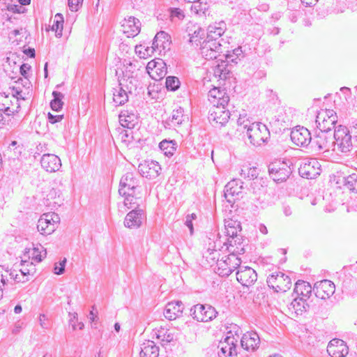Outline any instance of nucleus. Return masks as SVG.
Instances as JSON below:
<instances>
[{
  "instance_id": "nucleus-1",
  "label": "nucleus",
  "mask_w": 357,
  "mask_h": 357,
  "mask_svg": "<svg viewBox=\"0 0 357 357\" xmlns=\"http://www.w3.org/2000/svg\"><path fill=\"white\" fill-rule=\"evenodd\" d=\"M225 23L220 22L208 27L206 38L201 43L200 54L206 60L216 59L222 52V45L220 38L225 31Z\"/></svg>"
},
{
  "instance_id": "nucleus-2",
  "label": "nucleus",
  "mask_w": 357,
  "mask_h": 357,
  "mask_svg": "<svg viewBox=\"0 0 357 357\" xmlns=\"http://www.w3.org/2000/svg\"><path fill=\"white\" fill-rule=\"evenodd\" d=\"M259 173L257 167H243L241 169V175L244 178L255 180L252 183L253 192L256 196L259 195L257 199L264 202L266 200V193L268 192V181L265 178H257Z\"/></svg>"
},
{
  "instance_id": "nucleus-3",
  "label": "nucleus",
  "mask_w": 357,
  "mask_h": 357,
  "mask_svg": "<svg viewBox=\"0 0 357 357\" xmlns=\"http://www.w3.org/2000/svg\"><path fill=\"white\" fill-rule=\"evenodd\" d=\"M351 138L347 127L338 126L333 132V140L334 139L333 149L342 153L350 152L353 148Z\"/></svg>"
},
{
  "instance_id": "nucleus-4",
  "label": "nucleus",
  "mask_w": 357,
  "mask_h": 357,
  "mask_svg": "<svg viewBox=\"0 0 357 357\" xmlns=\"http://www.w3.org/2000/svg\"><path fill=\"white\" fill-rule=\"evenodd\" d=\"M244 240L242 238V236L238 235L236 236H232L227 238V242L223 243V245H221V241L218 240L214 242V247L213 248H208V252L210 255L213 254V251L217 252L218 250H221L225 247V250H227L229 253L236 254V255H242L245 253V250L243 245Z\"/></svg>"
},
{
  "instance_id": "nucleus-5",
  "label": "nucleus",
  "mask_w": 357,
  "mask_h": 357,
  "mask_svg": "<svg viewBox=\"0 0 357 357\" xmlns=\"http://www.w3.org/2000/svg\"><path fill=\"white\" fill-rule=\"evenodd\" d=\"M333 146V133L319 130L314 138L312 137L310 149L317 153L328 152Z\"/></svg>"
},
{
  "instance_id": "nucleus-6",
  "label": "nucleus",
  "mask_w": 357,
  "mask_h": 357,
  "mask_svg": "<svg viewBox=\"0 0 357 357\" xmlns=\"http://www.w3.org/2000/svg\"><path fill=\"white\" fill-rule=\"evenodd\" d=\"M337 122V116L333 109H321L317 113L316 123L319 130L333 133Z\"/></svg>"
},
{
  "instance_id": "nucleus-7",
  "label": "nucleus",
  "mask_w": 357,
  "mask_h": 357,
  "mask_svg": "<svg viewBox=\"0 0 357 357\" xmlns=\"http://www.w3.org/2000/svg\"><path fill=\"white\" fill-rule=\"evenodd\" d=\"M60 218L55 213H47L43 214L37 224L38 231L43 235L52 234L58 227Z\"/></svg>"
},
{
  "instance_id": "nucleus-8",
  "label": "nucleus",
  "mask_w": 357,
  "mask_h": 357,
  "mask_svg": "<svg viewBox=\"0 0 357 357\" xmlns=\"http://www.w3.org/2000/svg\"><path fill=\"white\" fill-rule=\"evenodd\" d=\"M291 120L282 107L276 109L272 120L269 122L272 131L278 134L288 130L291 126Z\"/></svg>"
},
{
  "instance_id": "nucleus-9",
  "label": "nucleus",
  "mask_w": 357,
  "mask_h": 357,
  "mask_svg": "<svg viewBox=\"0 0 357 357\" xmlns=\"http://www.w3.org/2000/svg\"><path fill=\"white\" fill-rule=\"evenodd\" d=\"M268 127L260 122L252 123L251 128H248L246 135L250 139V142L254 146H260L264 144L266 139V133Z\"/></svg>"
},
{
  "instance_id": "nucleus-10",
  "label": "nucleus",
  "mask_w": 357,
  "mask_h": 357,
  "mask_svg": "<svg viewBox=\"0 0 357 357\" xmlns=\"http://www.w3.org/2000/svg\"><path fill=\"white\" fill-rule=\"evenodd\" d=\"M241 260L238 255L229 253L227 257L218 260V271L222 276H229L234 270L239 268Z\"/></svg>"
},
{
  "instance_id": "nucleus-11",
  "label": "nucleus",
  "mask_w": 357,
  "mask_h": 357,
  "mask_svg": "<svg viewBox=\"0 0 357 357\" xmlns=\"http://www.w3.org/2000/svg\"><path fill=\"white\" fill-rule=\"evenodd\" d=\"M238 336L235 337L231 331L219 342L218 354L219 357H233L237 355L236 346Z\"/></svg>"
},
{
  "instance_id": "nucleus-12",
  "label": "nucleus",
  "mask_w": 357,
  "mask_h": 357,
  "mask_svg": "<svg viewBox=\"0 0 357 357\" xmlns=\"http://www.w3.org/2000/svg\"><path fill=\"white\" fill-rule=\"evenodd\" d=\"M190 314L198 321L207 322L215 319L218 312L211 305L197 304L191 307Z\"/></svg>"
},
{
  "instance_id": "nucleus-13",
  "label": "nucleus",
  "mask_w": 357,
  "mask_h": 357,
  "mask_svg": "<svg viewBox=\"0 0 357 357\" xmlns=\"http://www.w3.org/2000/svg\"><path fill=\"white\" fill-rule=\"evenodd\" d=\"M291 280L290 278L282 272L269 274V289L275 292L284 293L291 288Z\"/></svg>"
},
{
  "instance_id": "nucleus-14",
  "label": "nucleus",
  "mask_w": 357,
  "mask_h": 357,
  "mask_svg": "<svg viewBox=\"0 0 357 357\" xmlns=\"http://www.w3.org/2000/svg\"><path fill=\"white\" fill-rule=\"evenodd\" d=\"M243 183L238 179H233L227 183L225 187L224 196L228 203L233 204L236 200L243 197Z\"/></svg>"
},
{
  "instance_id": "nucleus-15",
  "label": "nucleus",
  "mask_w": 357,
  "mask_h": 357,
  "mask_svg": "<svg viewBox=\"0 0 357 357\" xmlns=\"http://www.w3.org/2000/svg\"><path fill=\"white\" fill-rule=\"evenodd\" d=\"M290 137L292 142L298 146H310L312 142L311 133L303 126H297L293 128Z\"/></svg>"
},
{
  "instance_id": "nucleus-16",
  "label": "nucleus",
  "mask_w": 357,
  "mask_h": 357,
  "mask_svg": "<svg viewBox=\"0 0 357 357\" xmlns=\"http://www.w3.org/2000/svg\"><path fill=\"white\" fill-rule=\"evenodd\" d=\"M229 112L225 109V107L213 106L210 109L208 121L214 127L221 128L229 121Z\"/></svg>"
},
{
  "instance_id": "nucleus-17",
  "label": "nucleus",
  "mask_w": 357,
  "mask_h": 357,
  "mask_svg": "<svg viewBox=\"0 0 357 357\" xmlns=\"http://www.w3.org/2000/svg\"><path fill=\"white\" fill-rule=\"evenodd\" d=\"M139 184L137 176L132 172H127L121 178L119 193L121 196H124L129 192H135L139 187Z\"/></svg>"
},
{
  "instance_id": "nucleus-18",
  "label": "nucleus",
  "mask_w": 357,
  "mask_h": 357,
  "mask_svg": "<svg viewBox=\"0 0 357 357\" xmlns=\"http://www.w3.org/2000/svg\"><path fill=\"white\" fill-rule=\"evenodd\" d=\"M335 290L334 283L328 280L317 282L313 288L315 296L323 300L330 298L335 293Z\"/></svg>"
},
{
  "instance_id": "nucleus-19",
  "label": "nucleus",
  "mask_w": 357,
  "mask_h": 357,
  "mask_svg": "<svg viewBox=\"0 0 357 357\" xmlns=\"http://www.w3.org/2000/svg\"><path fill=\"white\" fill-rule=\"evenodd\" d=\"M298 172L303 178H314L321 174L320 165L317 160L311 159L301 165Z\"/></svg>"
},
{
  "instance_id": "nucleus-20",
  "label": "nucleus",
  "mask_w": 357,
  "mask_h": 357,
  "mask_svg": "<svg viewBox=\"0 0 357 357\" xmlns=\"http://www.w3.org/2000/svg\"><path fill=\"white\" fill-rule=\"evenodd\" d=\"M161 170L159 163L154 160H145L138 166V171L143 176L149 179L155 178Z\"/></svg>"
},
{
  "instance_id": "nucleus-21",
  "label": "nucleus",
  "mask_w": 357,
  "mask_h": 357,
  "mask_svg": "<svg viewBox=\"0 0 357 357\" xmlns=\"http://www.w3.org/2000/svg\"><path fill=\"white\" fill-rule=\"evenodd\" d=\"M236 279L242 285L249 287L257 281V275L250 267L240 266L236 272Z\"/></svg>"
},
{
  "instance_id": "nucleus-22",
  "label": "nucleus",
  "mask_w": 357,
  "mask_h": 357,
  "mask_svg": "<svg viewBox=\"0 0 357 357\" xmlns=\"http://www.w3.org/2000/svg\"><path fill=\"white\" fill-rule=\"evenodd\" d=\"M208 100L213 106L226 107L229 101V96L225 89L214 87L208 91Z\"/></svg>"
},
{
  "instance_id": "nucleus-23",
  "label": "nucleus",
  "mask_w": 357,
  "mask_h": 357,
  "mask_svg": "<svg viewBox=\"0 0 357 357\" xmlns=\"http://www.w3.org/2000/svg\"><path fill=\"white\" fill-rule=\"evenodd\" d=\"M327 352L331 357H345L348 354L349 348L342 340L335 338L329 342Z\"/></svg>"
},
{
  "instance_id": "nucleus-24",
  "label": "nucleus",
  "mask_w": 357,
  "mask_h": 357,
  "mask_svg": "<svg viewBox=\"0 0 357 357\" xmlns=\"http://www.w3.org/2000/svg\"><path fill=\"white\" fill-rule=\"evenodd\" d=\"M145 218L143 209H132L126 215L124 219V225L130 229L138 228L142 225Z\"/></svg>"
},
{
  "instance_id": "nucleus-25",
  "label": "nucleus",
  "mask_w": 357,
  "mask_h": 357,
  "mask_svg": "<svg viewBox=\"0 0 357 357\" xmlns=\"http://www.w3.org/2000/svg\"><path fill=\"white\" fill-rule=\"evenodd\" d=\"M165 63L162 61H151L146 66L147 73L153 79L160 80L162 79L167 74V68L165 67Z\"/></svg>"
},
{
  "instance_id": "nucleus-26",
  "label": "nucleus",
  "mask_w": 357,
  "mask_h": 357,
  "mask_svg": "<svg viewBox=\"0 0 357 357\" xmlns=\"http://www.w3.org/2000/svg\"><path fill=\"white\" fill-rule=\"evenodd\" d=\"M40 163L42 167L48 172H55L61 167L60 158L54 154H44L40 159Z\"/></svg>"
},
{
  "instance_id": "nucleus-27",
  "label": "nucleus",
  "mask_w": 357,
  "mask_h": 357,
  "mask_svg": "<svg viewBox=\"0 0 357 357\" xmlns=\"http://www.w3.org/2000/svg\"><path fill=\"white\" fill-rule=\"evenodd\" d=\"M259 337L255 332L245 333L241 340V347L249 352L256 351L259 347Z\"/></svg>"
},
{
  "instance_id": "nucleus-28",
  "label": "nucleus",
  "mask_w": 357,
  "mask_h": 357,
  "mask_svg": "<svg viewBox=\"0 0 357 357\" xmlns=\"http://www.w3.org/2000/svg\"><path fill=\"white\" fill-rule=\"evenodd\" d=\"M140 25L141 24L138 19L130 16L124 19L121 26L123 33L127 34L128 37H134L139 33Z\"/></svg>"
},
{
  "instance_id": "nucleus-29",
  "label": "nucleus",
  "mask_w": 357,
  "mask_h": 357,
  "mask_svg": "<svg viewBox=\"0 0 357 357\" xmlns=\"http://www.w3.org/2000/svg\"><path fill=\"white\" fill-rule=\"evenodd\" d=\"M183 309V304L181 301L169 302L166 305L164 315L169 320H174L181 316Z\"/></svg>"
},
{
  "instance_id": "nucleus-30",
  "label": "nucleus",
  "mask_w": 357,
  "mask_h": 357,
  "mask_svg": "<svg viewBox=\"0 0 357 357\" xmlns=\"http://www.w3.org/2000/svg\"><path fill=\"white\" fill-rule=\"evenodd\" d=\"M282 167H284L279 168V171H276L271 169V165H269V178L277 184L286 181L291 174L290 168L287 165H282Z\"/></svg>"
},
{
  "instance_id": "nucleus-31",
  "label": "nucleus",
  "mask_w": 357,
  "mask_h": 357,
  "mask_svg": "<svg viewBox=\"0 0 357 357\" xmlns=\"http://www.w3.org/2000/svg\"><path fill=\"white\" fill-rule=\"evenodd\" d=\"M308 308L309 305L307 303V300L303 297L294 298L289 305V310L291 314H295L297 316L302 315Z\"/></svg>"
},
{
  "instance_id": "nucleus-32",
  "label": "nucleus",
  "mask_w": 357,
  "mask_h": 357,
  "mask_svg": "<svg viewBox=\"0 0 357 357\" xmlns=\"http://www.w3.org/2000/svg\"><path fill=\"white\" fill-rule=\"evenodd\" d=\"M119 119L120 124L128 129L134 128L138 122L137 116L127 110L122 111L119 115Z\"/></svg>"
},
{
  "instance_id": "nucleus-33",
  "label": "nucleus",
  "mask_w": 357,
  "mask_h": 357,
  "mask_svg": "<svg viewBox=\"0 0 357 357\" xmlns=\"http://www.w3.org/2000/svg\"><path fill=\"white\" fill-rule=\"evenodd\" d=\"M159 355V347L153 341L147 340L141 346L139 357H158Z\"/></svg>"
},
{
  "instance_id": "nucleus-34",
  "label": "nucleus",
  "mask_w": 357,
  "mask_h": 357,
  "mask_svg": "<svg viewBox=\"0 0 357 357\" xmlns=\"http://www.w3.org/2000/svg\"><path fill=\"white\" fill-rule=\"evenodd\" d=\"M312 291L310 284L303 280L297 281L294 289V292L297 295L296 297H303L306 300L310 297Z\"/></svg>"
},
{
  "instance_id": "nucleus-35",
  "label": "nucleus",
  "mask_w": 357,
  "mask_h": 357,
  "mask_svg": "<svg viewBox=\"0 0 357 357\" xmlns=\"http://www.w3.org/2000/svg\"><path fill=\"white\" fill-rule=\"evenodd\" d=\"M128 93L123 87V84L120 83L117 88L114 89L113 100L117 105H124L128 100Z\"/></svg>"
},
{
  "instance_id": "nucleus-36",
  "label": "nucleus",
  "mask_w": 357,
  "mask_h": 357,
  "mask_svg": "<svg viewBox=\"0 0 357 357\" xmlns=\"http://www.w3.org/2000/svg\"><path fill=\"white\" fill-rule=\"evenodd\" d=\"M225 233L228 238L238 236L241 231V227L239 222L229 219L225 222Z\"/></svg>"
},
{
  "instance_id": "nucleus-37",
  "label": "nucleus",
  "mask_w": 357,
  "mask_h": 357,
  "mask_svg": "<svg viewBox=\"0 0 357 357\" xmlns=\"http://www.w3.org/2000/svg\"><path fill=\"white\" fill-rule=\"evenodd\" d=\"M63 204V199L61 192L56 189L52 188L47 195V205L50 207L55 208L60 206Z\"/></svg>"
},
{
  "instance_id": "nucleus-38",
  "label": "nucleus",
  "mask_w": 357,
  "mask_h": 357,
  "mask_svg": "<svg viewBox=\"0 0 357 357\" xmlns=\"http://www.w3.org/2000/svg\"><path fill=\"white\" fill-rule=\"evenodd\" d=\"M10 89L12 91L13 98H14V100L15 101L17 105L15 109L10 106L4 107V113L8 116H10V114H15L18 112L19 109L20 107V104L18 102L20 100L19 95H20V93H22V89L19 86H13L10 88Z\"/></svg>"
},
{
  "instance_id": "nucleus-39",
  "label": "nucleus",
  "mask_w": 357,
  "mask_h": 357,
  "mask_svg": "<svg viewBox=\"0 0 357 357\" xmlns=\"http://www.w3.org/2000/svg\"><path fill=\"white\" fill-rule=\"evenodd\" d=\"M123 204L128 209H139L142 200L140 197L135 196V192H129L124 196Z\"/></svg>"
},
{
  "instance_id": "nucleus-40",
  "label": "nucleus",
  "mask_w": 357,
  "mask_h": 357,
  "mask_svg": "<svg viewBox=\"0 0 357 357\" xmlns=\"http://www.w3.org/2000/svg\"><path fill=\"white\" fill-rule=\"evenodd\" d=\"M176 146V143L174 140L168 141L165 139L159 144L160 149L163 151L164 154L168 157L174 155Z\"/></svg>"
},
{
  "instance_id": "nucleus-41",
  "label": "nucleus",
  "mask_w": 357,
  "mask_h": 357,
  "mask_svg": "<svg viewBox=\"0 0 357 357\" xmlns=\"http://www.w3.org/2000/svg\"><path fill=\"white\" fill-rule=\"evenodd\" d=\"M169 38L168 34L165 31H160L157 33L153 40V46L151 48L153 50L155 48L158 49L161 47L165 48V44L169 42Z\"/></svg>"
},
{
  "instance_id": "nucleus-42",
  "label": "nucleus",
  "mask_w": 357,
  "mask_h": 357,
  "mask_svg": "<svg viewBox=\"0 0 357 357\" xmlns=\"http://www.w3.org/2000/svg\"><path fill=\"white\" fill-rule=\"evenodd\" d=\"M344 186L349 191L357 193V174H352L344 177Z\"/></svg>"
},
{
  "instance_id": "nucleus-43",
  "label": "nucleus",
  "mask_w": 357,
  "mask_h": 357,
  "mask_svg": "<svg viewBox=\"0 0 357 357\" xmlns=\"http://www.w3.org/2000/svg\"><path fill=\"white\" fill-rule=\"evenodd\" d=\"M183 118V109L180 107L178 109L173 110L169 121H170L172 126H175L181 125L184 120Z\"/></svg>"
},
{
  "instance_id": "nucleus-44",
  "label": "nucleus",
  "mask_w": 357,
  "mask_h": 357,
  "mask_svg": "<svg viewBox=\"0 0 357 357\" xmlns=\"http://www.w3.org/2000/svg\"><path fill=\"white\" fill-rule=\"evenodd\" d=\"M63 24V15L60 13L56 14L54 16V23L52 26V30L55 31L56 37H61L62 36Z\"/></svg>"
},
{
  "instance_id": "nucleus-45",
  "label": "nucleus",
  "mask_w": 357,
  "mask_h": 357,
  "mask_svg": "<svg viewBox=\"0 0 357 357\" xmlns=\"http://www.w3.org/2000/svg\"><path fill=\"white\" fill-rule=\"evenodd\" d=\"M241 57H243V51L241 47H238L232 50V52H228L225 55V58L227 63L232 62L238 63V61L241 60Z\"/></svg>"
},
{
  "instance_id": "nucleus-46",
  "label": "nucleus",
  "mask_w": 357,
  "mask_h": 357,
  "mask_svg": "<svg viewBox=\"0 0 357 357\" xmlns=\"http://www.w3.org/2000/svg\"><path fill=\"white\" fill-rule=\"evenodd\" d=\"M52 96L54 99L50 102L51 108L54 111H59L62 108L63 105L62 101L63 95L61 92L54 91Z\"/></svg>"
},
{
  "instance_id": "nucleus-47",
  "label": "nucleus",
  "mask_w": 357,
  "mask_h": 357,
  "mask_svg": "<svg viewBox=\"0 0 357 357\" xmlns=\"http://www.w3.org/2000/svg\"><path fill=\"white\" fill-rule=\"evenodd\" d=\"M28 258L29 260L31 258L36 262H40L42 261V255L39 251L38 248H26L24 254V258Z\"/></svg>"
},
{
  "instance_id": "nucleus-48",
  "label": "nucleus",
  "mask_w": 357,
  "mask_h": 357,
  "mask_svg": "<svg viewBox=\"0 0 357 357\" xmlns=\"http://www.w3.org/2000/svg\"><path fill=\"white\" fill-rule=\"evenodd\" d=\"M21 266L22 268H20V272L23 278H27L29 275L34 271L33 264L30 260H26V259H22Z\"/></svg>"
},
{
  "instance_id": "nucleus-49",
  "label": "nucleus",
  "mask_w": 357,
  "mask_h": 357,
  "mask_svg": "<svg viewBox=\"0 0 357 357\" xmlns=\"http://www.w3.org/2000/svg\"><path fill=\"white\" fill-rule=\"evenodd\" d=\"M191 3H192L190 6L191 12L196 15H204L208 10L207 4L201 2L200 0Z\"/></svg>"
},
{
  "instance_id": "nucleus-50",
  "label": "nucleus",
  "mask_w": 357,
  "mask_h": 357,
  "mask_svg": "<svg viewBox=\"0 0 357 357\" xmlns=\"http://www.w3.org/2000/svg\"><path fill=\"white\" fill-rule=\"evenodd\" d=\"M157 337L160 339L162 342L169 343L174 340V335L169 331L162 329L158 331Z\"/></svg>"
},
{
  "instance_id": "nucleus-51",
  "label": "nucleus",
  "mask_w": 357,
  "mask_h": 357,
  "mask_svg": "<svg viewBox=\"0 0 357 357\" xmlns=\"http://www.w3.org/2000/svg\"><path fill=\"white\" fill-rule=\"evenodd\" d=\"M31 69V66L27 63H24L20 66V73L24 76V79L20 78L17 83H20L21 82L22 84L24 86H26L27 84H29V79H27L26 75L28 71Z\"/></svg>"
},
{
  "instance_id": "nucleus-52",
  "label": "nucleus",
  "mask_w": 357,
  "mask_h": 357,
  "mask_svg": "<svg viewBox=\"0 0 357 357\" xmlns=\"http://www.w3.org/2000/svg\"><path fill=\"white\" fill-rule=\"evenodd\" d=\"M165 84H166V87L168 90L174 91L178 89L179 85H180V82L177 77L169 76L166 79Z\"/></svg>"
},
{
  "instance_id": "nucleus-53",
  "label": "nucleus",
  "mask_w": 357,
  "mask_h": 357,
  "mask_svg": "<svg viewBox=\"0 0 357 357\" xmlns=\"http://www.w3.org/2000/svg\"><path fill=\"white\" fill-rule=\"evenodd\" d=\"M4 111V108L0 109V128H3L4 126H9L10 128H15L17 126V122L12 117L9 120H6L1 111Z\"/></svg>"
},
{
  "instance_id": "nucleus-54",
  "label": "nucleus",
  "mask_w": 357,
  "mask_h": 357,
  "mask_svg": "<svg viewBox=\"0 0 357 357\" xmlns=\"http://www.w3.org/2000/svg\"><path fill=\"white\" fill-rule=\"evenodd\" d=\"M238 130L241 132H243L244 130H248V128H251L252 123L250 121L245 118V116H243L242 115H240L238 121Z\"/></svg>"
},
{
  "instance_id": "nucleus-55",
  "label": "nucleus",
  "mask_w": 357,
  "mask_h": 357,
  "mask_svg": "<svg viewBox=\"0 0 357 357\" xmlns=\"http://www.w3.org/2000/svg\"><path fill=\"white\" fill-rule=\"evenodd\" d=\"M169 11H170V17L172 19L177 18L178 20H182L185 17L183 11L178 8H170Z\"/></svg>"
},
{
  "instance_id": "nucleus-56",
  "label": "nucleus",
  "mask_w": 357,
  "mask_h": 357,
  "mask_svg": "<svg viewBox=\"0 0 357 357\" xmlns=\"http://www.w3.org/2000/svg\"><path fill=\"white\" fill-rule=\"evenodd\" d=\"M149 47L144 48L142 45L135 47V52L140 58H145L146 56H149Z\"/></svg>"
},
{
  "instance_id": "nucleus-57",
  "label": "nucleus",
  "mask_w": 357,
  "mask_h": 357,
  "mask_svg": "<svg viewBox=\"0 0 357 357\" xmlns=\"http://www.w3.org/2000/svg\"><path fill=\"white\" fill-rule=\"evenodd\" d=\"M84 0H68V6L71 11L76 12L82 6Z\"/></svg>"
},
{
  "instance_id": "nucleus-58",
  "label": "nucleus",
  "mask_w": 357,
  "mask_h": 357,
  "mask_svg": "<svg viewBox=\"0 0 357 357\" xmlns=\"http://www.w3.org/2000/svg\"><path fill=\"white\" fill-rule=\"evenodd\" d=\"M66 264V259L64 258L62 261H59V264L57 263L54 265V273L56 275H61L65 271V266Z\"/></svg>"
},
{
  "instance_id": "nucleus-59",
  "label": "nucleus",
  "mask_w": 357,
  "mask_h": 357,
  "mask_svg": "<svg viewBox=\"0 0 357 357\" xmlns=\"http://www.w3.org/2000/svg\"><path fill=\"white\" fill-rule=\"evenodd\" d=\"M224 66H225V61H222L221 63H218L215 66V67L213 69V74L216 77H218L219 79L221 78L223 75L222 71L224 68Z\"/></svg>"
},
{
  "instance_id": "nucleus-60",
  "label": "nucleus",
  "mask_w": 357,
  "mask_h": 357,
  "mask_svg": "<svg viewBox=\"0 0 357 357\" xmlns=\"http://www.w3.org/2000/svg\"><path fill=\"white\" fill-rule=\"evenodd\" d=\"M63 118V115H53L51 113H48V121L50 123H56L61 121Z\"/></svg>"
},
{
  "instance_id": "nucleus-61",
  "label": "nucleus",
  "mask_w": 357,
  "mask_h": 357,
  "mask_svg": "<svg viewBox=\"0 0 357 357\" xmlns=\"http://www.w3.org/2000/svg\"><path fill=\"white\" fill-rule=\"evenodd\" d=\"M271 165V169H274V170L279 171V168L282 169V165H287L284 161H281L280 160H277L275 162H271L269 163Z\"/></svg>"
},
{
  "instance_id": "nucleus-62",
  "label": "nucleus",
  "mask_w": 357,
  "mask_h": 357,
  "mask_svg": "<svg viewBox=\"0 0 357 357\" xmlns=\"http://www.w3.org/2000/svg\"><path fill=\"white\" fill-rule=\"evenodd\" d=\"M47 318L44 314H40L39 316V323L43 328L47 329L49 327L48 323L46 322Z\"/></svg>"
},
{
  "instance_id": "nucleus-63",
  "label": "nucleus",
  "mask_w": 357,
  "mask_h": 357,
  "mask_svg": "<svg viewBox=\"0 0 357 357\" xmlns=\"http://www.w3.org/2000/svg\"><path fill=\"white\" fill-rule=\"evenodd\" d=\"M227 63H228L227 61H225V66H224V68L222 69L223 75H222V76L221 77L220 79H226L227 78L229 77L230 70L229 69H227Z\"/></svg>"
},
{
  "instance_id": "nucleus-64",
  "label": "nucleus",
  "mask_w": 357,
  "mask_h": 357,
  "mask_svg": "<svg viewBox=\"0 0 357 357\" xmlns=\"http://www.w3.org/2000/svg\"><path fill=\"white\" fill-rule=\"evenodd\" d=\"M283 213L285 216L288 217L292 214V209L289 205L283 206Z\"/></svg>"
}]
</instances>
